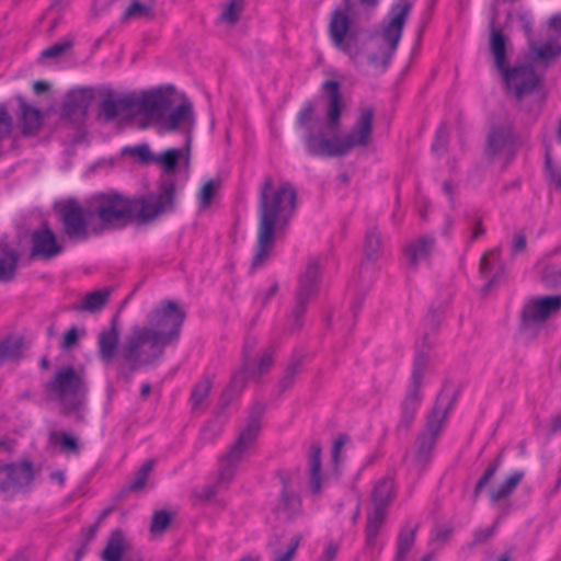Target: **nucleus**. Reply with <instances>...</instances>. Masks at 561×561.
<instances>
[{"label":"nucleus","mask_w":561,"mask_h":561,"mask_svg":"<svg viewBox=\"0 0 561 561\" xmlns=\"http://www.w3.org/2000/svg\"><path fill=\"white\" fill-rule=\"evenodd\" d=\"M457 392L451 387H445L436 397L430 413V421H445L454 416Z\"/></svg>","instance_id":"obj_22"},{"label":"nucleus","mask_w":561,"mask_h":561,"mask_svg":"<svg viewBox=\"0 0 561 561\" xmlns=\"http://www.w3.org/2000/svg\"><path fill=\"white\" fill-rule=\"evenodd\" d=\"M174 184L163 183L160 193H149L131 198L133 222L147 224L174 207Z\"/></svg>","instance_id":"obj_7"},{"label":"nucleus","mask_w":561,"mask_h":561,"mask_svg":"<svg viewBox=\"0 0 561 561\" xmlns=\"http://www.w3.org/2000/svg\"><path fill=\"white\" fill-rule=\"evenodd\" d=\"M70 48V42L64 41L61 43L54 44L41 53L42 58H57L66 53Z\"/></svg>","instance_id":"obj_56"},{"label":"nucleus","mask_w":561,"mask_h":561,"mask_svg":"<svg viewBox=\"0 0 561 561\" xmlns=\"http://www.w3.org/2000/svg\"><path fill=\"white\" fill-rule=\"evenodd\" d=\"M126 549L125 537L122 530L111 533L107 543L102 552L103 561H122Z\"/></svg>","instance_id":"obj_29"},{"label":"nucleus","mask_w":561,"mask_h":561,"mask_svg":"<svg viewBox=\"0 0 561 561\" xmlns=\"http://www.w3.org/2000/svg\"><path fill=\"white\" fill-rule=\"evenodd\" d=\"M501 72L503 75L507 90L511 91L517 99H520L524 95L535 91L540 82V77L530 66H514L507 69L504 68V71Z\"/></svg>","instance_id":"obj_10"},{"label":"nucleus","mask_w":561,"mask_h":561,"mask_svg":"<svg viewBox=\"0 0 561 561\" xmlns=\"http://www.w3.org/2000/svg\"><path fill=\"white\" fill-rule=\"evenodd\" d=\"M184 318V311L175 302L161 301L149 313L146 325L131 328L121 351L123 359L133 370L153 364L178 340Z\"/></svg>","instance_id":"obj_2"},{"label":"nucleus","mask_w":561,"mask_h":561,"mask_svg":"<svg viewBox=\"0 0 561 561\" xmlns=\"http://www.w3.org/2000/svg\"><path fill=\"white\" fill-rule=\"evenodd\" d=\"M22 353V341L19 337H7L0 342V364L18 359Z\"/></svg>","instance_id":"obj_43"},{"label":"nucleus","mask_w":561,"mask_h":561,"mask_svg":"<svg viewBox=\"0 0 561 561\" xmlns=\"http://www.w3.org/2000/svg\"><path fill=\"white\" fill-rule=\"evenodd\" d=\"M394 484L391 479H382L374 489L373 506H383L387 508L388 503L393 497Z\"/></svg>","instance_id":"obj_41"},{"label":"nucleus","mask_w":561,"mask_h":561,"mask_svg":"<svg viewBox=\"0 0 561 561\" xmlns=\"http://www.w3.org/2000/svg\"><path fill=\"white\" fill-rule=\"evenodd\" d=\"M380 248H381V239H380L379 233L375 229L368 230L365 236V242H364L365 255L368 259L374 260L378 256Z\"/></svg>","instance_id":"obj_46"},{"label":"nucleus","mask_w":561,"mask_h":561,"mask_svg":"<svg viewBox=\"0 0 561 561\" xmlns=\"http://www.w3.org/2000/svg\"><path fill=\"white\" fill-rule=\"evenodd\" d=\"M546 169L550 181L558 188H561V167H558L553 163L549 148L546 149Z\"/></svg>","instance_id":"obj_52"},{"label":"nucleus","mask_w":561,"mask_h":561,"mask_svg":"<svg viewBox=\"0 0 561 561\" xmlns=\"http://www.w3.org/2000/svg\"><path fill=\"white\" fill-rule=\"evenodd\" d=\"M90 209L72 202V240L85 239L108 229H122L133 222L131 198L116 191L93 195Z\"/></svg>","instance_id":"obj_4"},{"label":"nucleus","mask_w":561,"mask_h":561,"mask_svg":"<svg viewBox=\"0 0 561 561\" xmlns=\"http://www.w3.org/2000/svg\"><path fill=\"white\" fill-rule=\"evenodd\" d=\"M13 119L7 108L0 105V140L5 139L12 131Z\"/></svg>","instance_id":"obj_55"},{"label":"nucleus","mask_w":561,"mask_h":561,"mask_svg":"<svg viewBox=\"0 0 561 561\" xmlns=\"http://www.w3.org/2000/svg\"><path fill=\"white\" fill-rule=\"evenodd\" d=\"M321 267V256H309L306 262V267L300 274L296 295V306L293 311V316L295 317L297 323L305 311L307 300L310 297H312L318 290Z\"/></svg>","instance_id":"obj_8"},{"label":"nucleus","mask_w":561,"mask_h":561,"mask_svg":"<svg viewBox=\"0 0 561 561\" xmlns=\"http://www.w3.org/2000/svg\"><path fill=\"white\" fill-rule=\"evenodd\" d=\"M374 110L371 106H363L358 110V116L352 130L341 137L344 154L356 147L369 145L373 133Z\"/></svg>","instance_id":"obj_11"},{"label":"nucleus","mask_w":561,"mask_h":561,"mask_svg":"<svg viewBox=\"0 0 561 561\" xmlns=\"http://www.w3.org/2000/svg\"><path fill=\"white\" fill-rule=\"evenodd\" d=\"M491 50L495 65L500 71L505 68L506 41L500 31L493 30L491 34Z\"/></svg>","instance_id":"obj_42"},{"label":"nucleus","mask_w":561,"mask_h":561,"mask_svg":"<svg viewBox=\"0 0 561 561\" xmlns=\"http://www.w3.org/2000/svg\"><path fill=\"white\" fill-rule=\"evenodd\" d=\"M140 110V98L108 95L100 103V117L105 122H128Z\"/></svg>","instance_id":"obj_9"},{"label":"nucleus","mask_w":561,"mask_h":561,"mask_svg":"<svg viewBox=\"0 0 561 561\" xmlns=\"http://www.w3.org/2000/svg\"><path fill=\"white\" fill-rule=\"evenodd\" d=\"M497 468H499V462H495V463L491 465L485 470V472L483 473V476L481 477V479L478 481V483L476 485V493H479L489 483V481L495 474Z\"/></svg>","instance_id":"obj_61"},{"label":"nucleus","mask_w":561,"mask_h":561,"mask_svg":"<svg viewBox=\"0 0 561 561\" xmlns=\"http://www.w3.org/2000/svg\"><path fill=\"white\" fill-rule=\"evenodd\" d=\"M153 465H154L153 460H148L141 466V468L136 473L135 479L129 484L130 490L137 491L145 486L147 478H148L149 473L151 472Z\"/></svg>","instance_id":"obj_50"},{"label":"nucleus","mask_w":561,"mask_h":561,"mask_svg":"<svg viewBox=\"0 0 561 561\" xmlns=\"http://www.w3.org/2000/svg\"><path fill=\"white\" fill-rule=\"evenodd\" d=\"M345 1V9L337 8L331 13L329 36L333 45L344 54L358 68L370 66L383 71L397 49L402 30L410 11V4L401 0L390 11V20L380 35H375L364 43H359L352 28L347 11H351V0ZM378 0H360V3L374 7Z\"/></svg>","instance_id":"obj_1"},{"label":"nucleus","mask_w":561,"mask_h":561,"mask_svg":"<svg viewBox=\"0 0 561 561\" xmlns=\"http://www.w3.org/2000/svg\"><path fill=\"white\" fill-rule=\"evenodd\" d=\"M423 396L422 391L416 388L408 387L405 397L401 403L402 417L405 421L415 417L417 410L420 409Z\"/></svg>","instance_id":"obj_35"},{"label":"nucleus","mask_w":561,"mask_h":561,"mask_svg":"<svg viewBox=\"0 0 561 561\" xmlns=\"http://www.w3.org/2000/svg\"><path fill=\"white\" fill-rule=\"evenodd\" d=\"M435 240L430 236H423L408 243L404 248V255L411 266H416L425 261L434 247Z\"/></svg>","instance_id":"obj_24"},{"label":"nucleus","mask_w":561,"mask_h":561,"mask_svg":"<svg viewBox=\"0 0 561 561\" xmlns=\"http://www.w3.org/2000/svg\"><path fill=\"white\" fill-rule=\"evenodd\" d=\"M314 112L316 108L311 102L305 103L297 115V124L300 127H306L312 121Z\"/></svg>","instance_id":"obj_57"},{"label":"nucleus","mask_w":561,"mask_h":561,"mask_svg":"<svg viewBox=\"0 0 561 561\" xmlns=\"http://www.w3.org/2000/svg\"><path fill=\"white\" fill-rule=\"evenodd\" d=\"M300 499L296 494H288L284 492L277 507V514L279 518L291 519L300 512Z\"/></svg>","instance_id":"obj_40"},{"label":"nucleus","mask_w":561,"mask_h":561,"mask_svg":"<svg viewBox=\"0 0 561 561\" xmlns=\"http://www.w3.org/2000/svg\"><path fill=\"white\" fill-rule=\"evenodd\" d=\"M111 290L108 288H102L87 293L80 304L76 306V310L79 312L95 313L101 311L108 301Z\"/></svg>","instance_id":"obj_27"},{"label":"nucleus","mask_w":561,"mask_h":561,"mask_svg":"<svg viewBox=\"0 0 561 561\" xmlns=\"http://www.w3.org/2000/svg\"><path fill=\"white\" fill-rule=\"evenodd\" d=\"M295 205L296 191L290 184L274 186L270 179L264 181L260 193L257 243L252 260L253 270L262 266L271 255L275 233L286 226L294 214Z\"/></svg>","instance_id":"obj_3"},{"label":"nucleus","mask_w":561,"mask_h":561,"mask_svg":"<svg viewBox=\"0 0 561 561\" xmlns=\"http://www.w3.org/2000/svg\"><path fill=\"white\" fill-rule=\"evenodd\" d=\"M561 309V295L540 296L527 301L522 319L525 327L542 323Z\"/></svg>","instance_id":"obj_12"},{"label":"nucleus","mask_w":561,"mask_h":561,"mask_svg":"<svg viewBox=\"0 0 561 561\" xmlns=\"http://www.w3.org/2000/svg\"><path fill=\"white\" fill-rule=\"evenodd\" d=\"M173 105V95L169 90H157L140 98V110L158 128L160 134L175 130L193 123V107L188 100L169 112Z\"/></svg>","instance_id":"obj_5"},{"label":"nucleus","mask_w":561,"mask_h":561,"mask_svg":"<svg viewBox=\"0 0 561 561\" xmlns=\"http://www.w3.org/2000/svg\"><path fill=\"white\" fill-rule=\"evenodd\" d=\"M538 58L549 60L561 54V16L553 18L547 30V39L539 47H533Z\"/></svg>","instance_id":"obj_20"},{"label":"nucleus","mask_w":561,"mask_h":561,"mask_svg":"<svg viewBox=\"0 0 561 561\" xmlns=\"http://www.w3.org/2000/svg\"><path fill=\"white\" fill-rule=\"evenodd\" d=\"M524 477V473L520 471L514 472L508 476L502 483H500L496 488H493L490 493V497L493 502H499L503 499L508 497L515 488L519 484Z\"/></svg>","instance_id":"obj_38"},{"label":"nucleus","mask_w":561,"mask_h":561,"mask_svg":"<svg viewBox=\"0 0 561 561\" xmlns=\"http://www.w3.org/2000/svg\"><path fill=\"white\" fill-rule=\"evenodd\" d=\"M417 525H404L398 536L396 561H404L415 541Z\"/></svg>","instance_id":"obj_32"},{"label":"nucleus","mask_w":561,"mask_h":561,"mask_svg":"<svg viewBox=\"0 0 561 561\" xmlns=\"http://www.w3.org/2000/svg\"><path fill=\"white\" fill-rule=\"evenodd\" d=\"M248 380L252 379L249 376L247 367L242 365V367L237 373L233 374L229 386L220 397V402L227 404L233 398L239 396L245 388Z\"/></svg>","instance_id":"obj_31"},{"label":"nucleus","mask_w":561,"mask_h":561,"mask_svg":"<svg viewBox=\"0 0 561 561\" xmlns=\"http://www.w3.org/2000/svg\"><path fill=\"white\" fill-rule=\"evenodd\" d=\"M304 142L309 154L317 157L344 156L341 137H327L322 131L308 133Z\"/></svg>","instance_id":"obj_14"},{"label":"nucleus","mask_w":561,"mask_h":561,"mask_svg":"<svg viewBox=\"0 0 561 561\" xmlns=\"http://www.w3.org/2000/svg\"><path fill=\"white\" fill-rule=\"evenodd\" d=\"M181 161H183L187 168L188 157L185 156L184 150L171 148L159 154H156L154 164L161 168L165 175H169L176 171V168Z\"/></svg>","instance_id":"obj_26"},{"label":"nucleus","mask_w":561,"mask_h":561,"mask_svg":"<svg viewBox=\"0 0 561 561\" xmlns=\"http://www.w3.org/2000/svg\"><path fill=\"white\" fill-rule=\"evenodd\" d=\"M211 390V381L208 378L202 379L195 385L191 394L192 408L197 410L202 407L204 400Z\"/></svg>","instance_id":"obj_45"},{"label":"nucleus","mask_w":561,"mask_h":561,"mask_svg":"<svg viewBox=\"0 0 561 561\" xmlns=\"http://www.w3.org/2000/svg\"><path fill=\"white\" fill-rule=\"evenodd\" d=\"M268 407L261 401H255L249 410V421H259L262 417H270Z\"/></svg>","instance_id":"obj_58"},{"label":"nucleus","mask_w":561,"mask_h":561,"mask_svg":"<svg viewBox=\"0 0 561 561\" xmlns=\"http://www.w3.org/2000/svg\"><path fill=\"white\" fill-rule=\"evenodd\" d=\"M541 280L549 288H556L561 285V266L547 265L542 268Z\"/></svg>","instance_id":"obj_48"},{"label":"nucleus","mask_w":561,"mask_h":561,"mask_svg":"<svg viewBox=\"0 0 561 561\" xmlns=\"http://www.w3.org/2000/svg\"><path fill=\"white\" fill-rule=\"evenodd\" d=\"M19 255L16 251L8 248L2 249L0 256V282H10L14 278Z\"/></svg>","instance_id":"obj_37"},{"label":"nucleus","mask_w":561,"mask_h":561,"mask_svg":"<svg viewBox=\"0 0 561 561\" xmlns=\"http://www.w3.org/2000/svg\"><path fill=\"white\" fill-rule=\"evenodd\" d=\"M19 103L18 119L21 128V133L24 136L36 135L43 125L42 112L26 102L23 96L16 98Z\"/></svg>","instance_id":"obj_18"},{"label":"nucleus","mask_w":561,"mask_h":561,"mask_svg":"<svg viewBox=\"0 0 561 561\" xmlns=\"http://www.w3.org/2000/svg\"><path fill=\"white\" fill-rule=\"evenodd\" d=\"M295 369L289 367L286 369L285 375L279 381V386L283 390L289 388L294 382Z\"/></svg>","instance_id":"obj_64"},{"label":"nucleus","mask_w":561,"mask_h":561,"mask_svg":"<svg viewBox=\"0 0 561 561\" xmlns=\"http://www.w3.org/2000/svg\"><path fill=\"white\" fill-rule=\"evenodd\" d=\"M33 480V469L30 462L0 466V492L13 494Z\"/></svg>","instance_id":"obj_13"},{"label":"nucleus","mask_w":561,"mask_h":561,"mask_svg":"<svg viewBox=\"0 0 561 561\" xmlns=\"http://www.w3.org/2000/svg\"><path fill=\"white\" fill-rule=\"evenodd\" d=\"M71 382H72V411H73L76 404H78L79 407L82 405L87 388H85L84 379L80 375L75 374L73 370H72ZM75 416L79 419V417H82L83 415L78 413Z\"/></svg>","instance_id":"obj_47"},{"label":"nucleus","mask_w":561,"mask_h":561,"mask_svg":"<svg viewBox=\"0 0 561 561\" xmlns=\"http://www.w3.org/2000/svg\"><path fill=\"white\" fill-rule=\"evenodd\" d=\"M55 211L62 222L65 231L70 233V199L56 203Z\"/></svg>","instance_id":"obj_53"},{"label":"nucleus","mask_w":561,"mask_h":561,"mask_svg":"<svg viewBox=\"0 0 561 561\" xmlns=\"http://www.w3.org/2000/svg\"><path fill=\"white\" fill-rule=\"evenodd\" d=\"M122 153L136 158L142 163H154L156 159V154L151 152L148 144L125 147L123 148Z\"/></svg>","instance_id":"obj_44"},{"label":"nucleus","mask_w":561,"mask_h":561,"mask_svg":"<svg viewBox=\"0 0 561 561\" xmlns=\"http://www.w3.org/2000/svg\"><path fill=\"white\" fill-rule=\"evenodd\" d=\"M322 89L327 93L329 100L327 108V127L330 131L336 133L340 127L342 112L340 84L336 81L330 80L323 82Z\"/></svg>","instance_id":"obj_19"},{"label":"nucleus","mask_w":561,"mask_h":561,"mask_svg":"<svg viewBox=\"0 0 561 561\" xmlns=\"http://www.w3.org/2000/svg\"><path fill=\"white\" fill-rule=\"evenodd\" d=\"M500 253L497 250L486 252L480 261V275L486 279V286L490 287L497 276L495 271L499 265Z\"/></svg>","instance_id":"obj_39"},{"label":"nucleus","mask_w":561,"mask_h":561,"mask_svg":"<svg viewBox=\"0 0 561 561\" xmlns=\"http://www.w3.org/2000/svg\"><path fill=\"white\" fill-rule=\"evenodd\" d=\"M62 251V247L58 243L54 232L44 226L32 234L31 255L39 259H51Z\"/></svg>","instance_id":"obj_16"},{"label":"nucleus","mask_w":561,"mask_h":561,"mask_svg":"<svg viewBox=\"0 0 561 561\" xmlns=\"http://www.w3.org/2000/svg\"><path fill=\"white\" fill-rule=\"evenodd\" d=\"M119 341V332L113 324L103 330L99 335V352L103 360L110 362L114 358Z\"/></svg>","instance_id":"obj_28"},{"label":"nucleus","mask_w":561,"mask_h":561,"mask_svg":"<svg viewBox=\"0 0 561 561\" xmlns=\"http://www.w3.org/2000/svg\"><path fill=\"white\" fill-rule=\"evenodd\" d=\"M215 192H216V183L214 181L210 180L204 184V186L202 187V190L199 192V196H198L199 207L202 209H206L210 205L211 199L215 195Z\"/></svg>","instance_id":"obj_54"},{"label":"nucleus","mask_w":561,"mask_h":561,"mask_svg":"<svg viewBox=\"0 0 561 561\" xmlns=\"http://www.w3.org/2000/svg\"><path fill=\"white\" fill-rule=\"evenodd\" d=\"M488 147L493 154L511 158L518 147V139L511 126H497L490 133Z\"/></svg>","instance_id":"obj_17"},{"label":"nucleus","mask_w":561,"mask_h":561,"mask_svg":"<svg viewBox=\"0 0 561 561\" xmlns=\"http://www.w3.org/2000/svg\"><path fill=\"white\" fill-rule=\"evenodd\" d=\"M243 365L247 367L250 378L254 381H257L271 369L273 365V354L270 350H266L256 360L252 362L251 359H248L243 362Z\"/></svg>","instance_id":"obj_33"},{"label":"nucleus","mask_w":561,"mask_h":561,"mask_svg":"<svg viewBox=\"0 0 561 561\" xmlns=\"http://www.w3.org/2000/svg\"><path fill=\"white\" fill-rule=\"evenodd\" d=\"M93 100V90L90 88L72 89V118L83 117Z\"/></svg>","instance_id":"obj_36"},{"label":"nucleus","mask_w":561,"mask_h":561,"mask_svg":"<svg viewBox=\"0 0 561 561\" xmlns=\"http://www.w3.org/2000/svg\"><path fill=\"white\" fill-rule=\"evenodd\" d=\"M299 542H300V538L299 537L293 538L289 547L287 548V550L285 552H283V553H279V554L275 556L273 561H293V559L295 557V553H296V550H297V548L299 546Z\"/></svg>","instance_id":"obj_60"},{"label":"nucleus","mask_w":561,"mask_h":561,"mask_svg":"<svg viewBox=\"0 0 561 561\" xmlns=\"http://www.w3.org/2000/svg\"><path fill=\"white\" fill-rule=\"evenodd\" d=\"M387 514V510L381 505L373 506L367 514L366 523V543L369 548L377 546V538L382 527Z\"/></svg>","instance_id":"obj_25"},{"label":"nucleus","mask_w":561,"mask_h":561,"mask_svg":"<svg viewBox=\"0 0 561 561\" xmlns=\"http://www.w3.org/2000/svg\"><path fill=\"white\" fill-rule=\"evenodd\" d=\"M433 369L434 365L431 354L425 351H416L408 387L422 391L425 379L433 373Z\"/></svg>","instance_id":"obj_23"},{"label":"nucleus","mask_w":561,"mask_h":561,"mask_svg":"<svg viewBox=\"0 0 561 561\" xmlns=\"http://www.w3.org/2000/svg\"><path fill=\"white\" fill-rule=\"evenodd\" d=\"M48 444L54 450L66 451L70 449V435L65 432H53L49 435Z\"/></svg>","instance_id":"obj_51"},{"label":"nucleus","mask_w":561,"mask_h":561,"mask_svg":"<svg viewBox=\"0 0 561 561\" xmlns=\"http://www.w3.org/2000/svg\"><path fill=\"white\" fill-rule=\"evenodd\" d=\"M171 523V515L165 511H157L152 515L150 533L152 535L162 534Z\"/></svg>","instance_id":"obj_49"},{"label":"nucleus","mask_w":561,"mask_h":561,"mask_svg":"<svg viewBox=\"0 0 561 561\" xmlns=\"http://www.w3.org/2000/svg\"><path fill=\"white\" fill-rule=\"evenodd\" d=\"M261 432L260 423H248L239 431L236 442L228 451L219 459L218 479L216 486H226L236 476L237 467L254 446Z\"/></svg>","instance_id":"obj_6"},{"label":"nucleus","mask_w":561,"mask_h":561,"mask_svg":"<svg viewBox=\"0 0 561 561\" xmlns=\"http://www.w3.org/2000/svg\"><path fill=\"white\" fill-rule=\"evenodd\" d=\"M442 431L440 423H427L424 431L420 434L416 442V450L413 460L417 465H425L431 458V453L436 443V438Z\"/></svg>","instance_id":"obj_21"},{"label":"nucleus","mask_w":561,"mask_h":561,"mask_svg":"<svg viewBox=\"0 0 561 561\" xmlns=\"http://www.w3.org/2000/svg\"><path fill=\"white\" fill-rule=\"evenodd\" d=\"M446 141H447V129L445 126H440L437 129L436 137L433 142L432 149L434 151H438V150L443 149L446 145Z\"/></svg>","instance_id":"obj_63"},{"label":"nucleus","mask_w":561,"mask_h":561,"mask_svg":"<svg viewBox=\"0 0 561 561\" xmlns=\"http://www.w3.org/2000/svg\"><path fill=\"white\" fill-rule=\"evenodd\" d=\"M320 455H321L320 445L318 443L311 444L310 450H309V456H308V463H309L310 489L314 494H318L321 491Z\"/></svg>","instance_id":"obj_30"},{"label":"nucleus","mask_w":561,"mask_h":561,"mask_svg":"<svg viewBox=\"0 0 561 561\" xmlns=\"http://www.w3.org/2000/svg\"><path fill=\"white\" fill-rule=\"evenodd\" d=\"M150 13V8L140 3L139 1H134L125 11L124 18L131 19L135 16H142Z\"/></svg>","instance_id":"obj_59"},{"label":"nucleus","mask_w":561,"mask_h":561,"mask_svg":"<svg viewBox=\"0 0 561 561\" xmlns=\"http://www.w3.org/2000/svg\"><path fill=\"white\" fill-rule=\"evenodd\" d=\"M244 9V0H227L221 5L217 22L228 26L234 25Z\"/></svg>","instance_id":"obj_34"},{"label":"nucleus","mask_w":561,"mask_h":561,"mask_svg":"<svg viewBox=\"0 0 561 561\" xmlns=\"http://www.w3.org/2000/svg\"><path fill=\"white\" fill-rule=\"evenodd\" d=\"M348 442V436L347 435H339L334 442H333V446H332V460L334 462V465H337L339 463V457H340V453L342 450V448L344 447V445Z\"/></svg>","instance_id":"obj_62"},{"label":"nucleus","mask_w":561,"mask_h":561,"mask_svg":"<svg viewBox=\"0 0 561 561\" xmlns=\"http://www.w3.org/2000/svg\"><path fill=\"white\" fill-rule=\"evenodd\" d=\"M44 394L47 401L67 408L70 399V367L58 369L51 380L45 383Z\"/></svg>","instance_id":"obj_15"}]
</instances>
